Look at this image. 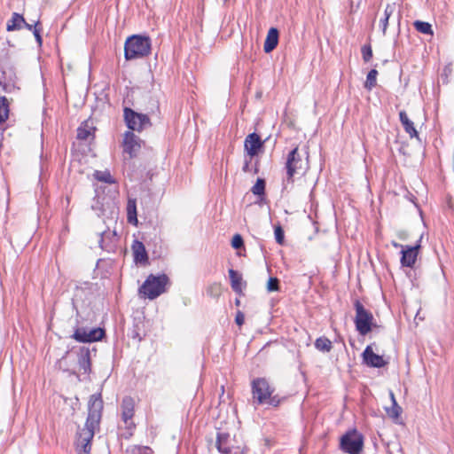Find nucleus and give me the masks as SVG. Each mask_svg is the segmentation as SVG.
Segmentation results:
<instances>
[{"mask_svg":"<svg viewBox=\"0 0 454 454\" xmlns=\"http://www.w3.org/2000/svg\"><path fill=\"white\" fill-rule=\"evenodd\" d=\"M309 168L308 157L303 160L302 155L299 152L298 146H295L289 152L285 165L286 176L283 180L284 188L286 189L288 185H293L294 176L296 175H303Z\"/></svg>","mask_w":454,"mask_h":454,"instance_id":"1","label":"nucleus"},{"mask_svg":"<svg viewBox=\"0 0 454 454\" xmlns=\"http://www.w3.org/2000/svg\"><path fill=\"white\" fill-rule=\"evenodd\" d=\"M151 53V39L146 35H134L129 36L124 44L126 60L140 59Z\"/></svg>","mask_w":454,"mask_h":454,"instance_id":"2","label":"nucleus"},{"mask_svg":"<svg viewBox=\"0 0 454 454\" xmlns=\"http://www.w3.org/2000/svg\"><path fill=\"white\" fill-rule=\"evenodd\" d=\"M168 282V278L166 274L159 276L150 274L140 286L139 292L143 294L145 297L153 300L166 291Z\"/></svg>","mask_w":454,"mask_h":454,"instance_id":"3","label":"nucleus"},{"mask_svg":"<svg viewBox=\"0 0 454 454\" xmlns=\"http://www.w3.org/2000/svg\"><path fill=\"white\" fill-rule=\"evenodd\" d=\"M354 308L356 310L354 319L356 329L361 335H366L372 330V327L376 326L373 315L358 300L355 301Z\"/></svg>","mask_w":454,"mask_h":454,"instance_id":"4","label":"nucleus"},{"mask_svg":"<svg viewBox=\"0 0 454 454\" xmlns=\"http://www.w3.org/2000/svg\"><path fill=\"white\" fill-rule=\"evenodd\" d=\"M364 447V437L356 429L348 431L340 440V448L348 454H359Z\"/></svg>","mask_w":454,"mask_h":454,"instance_id":"5","label":"nucleus"},{"mask_svg":"<svg viewBox=\"0 0 454 454\" xmlns=\"http://www.w3.org/2000/svg\"><path fill=\"white\" fill-rule=\"evenodd\" d=\"M123 116L127 127L131 130L141 131L145 127L151 126L148 115L137 113L129 107L124 108Z\"/></svg>","mask_w":454,"mask_h":454,"instance_id":"6","label":"nucleus"},{"mask_svg":"<svg viewBox=\"0 0 454 454\" xmlns=\"http://www.w3.org/2000/svg\"><path fill=\"white\" fill-rule=\"evenodd\" d=\"M273 392L274 387L270 385L265 378H256L252 381L253 398L258 404L266 403Z\"/></svg>","mask_w":454,"mask_h":454,"instance_id":"7","label":"nucleus"},{"mask_svg":"<svg viewBox=\"0 0 454 454\" xmlns=\"http://www.w3.org/2000/svg\"><path fill=\"white\" fill-rule=\"evenodd\" d=\"M215 448L221 454H245L243 448L231 444V435L228 433L217 432Z\"/></svg>","mask_w":454,"mask_h":454,"instance_id":"8","label":"nucleus"},{"mask_svg":"<svg viewBox=\"0 0 454 454\" xmlns=\"http://www.w3.org/2000/svg\"><path fill=\"white\" fill-rule=\"evenodd\" d=\"M17 76L13 67H6L0 68V87L4 93H12L19 87L16 86Z\"/></svg>","mask_w":454,"mask_h":454,"instance_id":"9","label":"nucleus"},{"mask_svg":"<svg viewBox=\"0 0 454 454\" xmlns=\"http://www.w3.org/2000/svg\"><path fill=\"white\" fill-rule=\"evenodd\" d=\"M142 140L132 131H126L122 141L123 153L132 159L137 155L141 149Z\"/></svg>","mask_w":454,"mask_h":454,"instance_id":"10","label":"nucleus"},{"mask_svg":"<svg viewBox=\"0 0 454 454\" xmlns=\"http://www.w3.org/2000/svg\"><path fill=\"white\" fill-rule=\"evenodd\" d=\"M121 419L124 422L126 428L131 429L135 427V424L132 420L135 414V402L130 396L123 397L121 404Z\"/></svg>","mask_w":454,"mask_h":454,"instance_id":"11","label":"nucleus"},{"mask_svg":"<svg viewBox=\"0 0 454 454\" xmlns=\"http://www.w3.org/2000/svg\"><path fill=\"white\" fill-rule=\"evenodd\" d=\"M264 142L261 139L260 136L253 132L249 134L244 142V147L247 153L252 158L259 153L263 148Z\"/></svg>","mask_w":454,"mask_h":454,"instance_id":"12","label":"nucleus"},{"mask_svg":"<svg viewBox=\"0 0 454 454\" xmlns=\"http://www.w3.org/2000/svg\"><path fill=\"white\" fill-rule=\"evenodd\" d=\"M364 363L370 367L381 368L387 364L382 356L373 352L371 346H367L363 352Z\"/></svg>","mask_w":454,"mask_h":454,"instance_id":"13","label":"nucleus"},{"mask_svg":"<svg viewBox=\"0 0 454 454\" xmlns=\"http://www.w3.org/2000/svg\"><path fill=\"white\" fill-rule=\"evenodd\" d=\"M419 248L420 245L419 243L413 247L405 246V248L401 251V264L405 267H413L416 262Z\"/></svg>","mask_w":454,"mask_h":454,"instance_id":"14","label":"nucleus"},{"mask_svg":"<svg viewBox=\"0 0 454 454\" xmlns=\"http://www.w3.org/2000/svg\"><path fill=\"white\" fill-rule=\"evenodd\" d=\"M77 363L80 370L84 374H89L91 372V360L90 350L89 348L82 347L77 352Z\"/></svg>","mask_w":454,"mask_h":454,"instance_id":"15","label":"nucleus"},{"mask_svg":"<svg viewBox=\"0 0 454 454\" xmlns=\"http://www.w3.org/2000/svg\"><path fill=\"white\" fill-rule=\"evenodd\" d=\"M134 262L136 263L145 264L148 262V254L143 242L135 239L131 246Z\"/></svg>","mask_w":454,"mask_h":454,"instance_id":"16","label":"nucleus"},{"mask_svg":"<svg viewBox=\"0 0 454 454\" xmlns=\"http://www.w3.org/2000/svg\"><path fill=\"white\" fill-rule=\"evenodd\" d=\"M279 39V31L277 27H270L268 31L266 39L263 44V51L265 53L271 52L278 46Z\"/></svg>","mask_w":454,"mask_h":454,"instance_id":"17","label":"nucleus"},{"mask_svg":"<svg viewBox=\"0 0 454 454\" xmlns=\"http://www.w3.org/2000/svg\"><path fill=\"white\" fill-rule=\"evenodd\" d=\"M399 120L405 130V132L410 136L411 138L417 137L419 138V133L414 127V123L411 121L405 111L399 112Z\"/></svg>","mask_w":454,"mask_h":454,"instance_id":"18","label":"nucleus"},{"mask_svg":"<svg viewBox=\"0 0 454 454\" xmlns=\"http://www.w3.org/2000/svg\"><path fill=\"white\" fill-rule=\"evenodd\" d=\"M229 277L232 290L239 295H243V279L241 274L233 269L229 270Z\"/></svg>","mask_w":454,"mask_h":454,"instance_id":"19","label":"nucleus"},{"mask_svg":"<svg viewBox=\"0 0 454 454\" xmlns=\"http://www.w3.org/2000/svg\"><path fill=\"white\" fill-rule=\"evenodd\" d=\"M24 24H26L24 17L18 12H13L12 18L7 22L6 29L7 31L20 30L23 28Z\"/></svg>","mask_w":454,"mask_h":454,"instance_id":"20","label":"nucleus"},{"mask_svg":"<svg viewBox=\"0 0 454 454\" xmlns=\"http://www.w3.org/2000/svg\"><path fill=\"white\" fill-rule=\"evenodd\" d=\"M116 238L115 231H104L100 233V239L98 240L99 247L106 251H110L112 249L111 242L112 239Z\"/></svg>","mask_w":454,"mask_h":454,"instance_id":"21","label":"nucleus"},{"mask_svg":"<svg viewBox=\"0 0 454 454\" xmlns=\"http://www.w3.org/2000/svg\"><path fill=\"white\" fill-rule=\"evenodd\" d=\"M395 11V4H387L384 11V17L380 20L382 34L385 35L388 26V20Z\"/></svg>","mask_w":454,"mask_h":454,"instance_id":"22","label":"nucleus"},{"mask_svg":"<svg viewBox=\"0 0 454 454\" xmlns=\"http://www.w3.org/2000/svg\"><path fill=\"white\" fill-rule=\"evenodd\" d=\"M127 220L133 225H137V201L135 199H129L127 203Z\"/></svg>","mask_w":454,"mask_h":454,"instance_id":"23","label":"nucleus"},{"mask_svg":"<svg viewBox=\"0 0 454 454\" xmlns=\"http://www.w3.org/2000/svg\"><path fill=\"white\" fill-rule=\"evenodd\" d=\"M314 345L317 350L324 352V353H328L333 348L332 341L325 336L317 338L315 340Z\"/></svg>","mask_w":454,"mask_h":454,"instance_id":"24","label":"nucleus"},{"mask_svg":"<svg viewBox=\"0 0 454 454\" xmlns=\"http://www.w3.org/2000/svg\"><path fill=\"white\" fill-rule=\"evenodd\" d=\"M390 397L392 401V406L390 408H387L386 411L390 418L397 419L402 412V408L396 403L395 395L392 391L390 392Z\"/></svg>","mask_w":454,"mask_h":454,"instance_id":"25","label":"nucleus"},{"mask_svg":"<svg viewBox=\"0 0 454 454\" xmlns=\"http://www.w3.org/2000/svg\"><path fill=\"white\" fill-rule=\"evenodd\" d=\"M413 27L415 29L424 35H433V28L432 25L429 22L422 21V20H415L413 22Z\"/></svg>","mask_w":454,"mask_h":454,"instance_id":"26","label":"nucleus"},{"mask_svg":"<svg viewBox=\"0 0 454 454\" xmlns=\"http://www.w3.org/2000/svg\"><path fill=\"white\" fill-rule=\"evenodd\" d=\"M9 111L7 98L4 96L0 97V124L4 123L8 119Z\"/></svg>","mask_w":454,"mask_h":454,"instance_id":"27","label":"nucleus"},{"mask_svg":"<svg viewBox=\"0 0 454 454\" xmlns=\"http://www.w3.org/2000/svg\"><path fill=\"white\" fill-rule=\"evenodd\" d=\"M105 334V330L100 327L90 329L88 330V342L101 340Z\"/></svg>","mask_w":454,"mask_h":454,"instance_id":"28","label":"nucleus"},{"mask_svg":"<svg viewBox=\"0 0 454 454\" xmlns=\"http://www.w3.org/2000/svg\"><path fill=\"white\" fill-rule=\"evenodd\" d=\"M94 176L97 180L106 184H112L115 183V179L112 176L111 173L108 170H96L94 173Z\"/></svg>","mask_w":454,"mask_h":454,"instance_id":"29","label":"nucleus"},{"mask_svg":"<svg viewBox=\"0 0 454 454\" xmlns=\"http://www.w3.org/2000/svg\"><path fill=\"white\" fill-rule=\"evenodd\" d=\"M378 71L373 68L367 74L366 81L364 82V88L371 90L377 84Z\"/></svg>","mask_w":454,"mask_h":454,"instance_id":"30","label":"nucleus"},{"mask_svg":"<svg viewBox=\"0 0 454 454\" xmlns=\"http://www.w3.org/2000/svg\"><path fill=\"white\" fill-rule=\"evenodd\" d=\"M93 128H90L86 123H83L77 129V139L87 140L91 135Z\"/></svg>","mask_w":454,"mask_h":454,"instance_id":"31","label":"nucleus"},{"mask_svg":"<svg viewBox=\"0 0 454 454\" xmlns=\"http://www.w3.org/2000/svg\"><path fill=\"white\" fill-rule=\"evenodd\" d=\"M266 182L262 178H258L251 188V192L257 196H263L265 194Z\"/></svg>","mask_w":454,"mask_h":454,"instance_id":"32","label":"nucleus"},{"mask_svg":"<svg viewBox=\"0 0 454 454\" xmlns=\"http://www.w3.org/2000/svg\"><path fill=\"white\" fill-rule=\"evenodd\" d=\"M72 338L79 342H88V329L84 327L76 328L74 334L72 335Z\"/></svg>","mask_w":454,"mask_h":454,"instance_id":"33","label":"nucleus"},{"mask_svg":"<svg viewBox=\"0 0 454 454\" xmlns=\"http://www.w3.org/2000/svg\"><path fill=\"white\" fill-rule=\"evenodd\" d=\"M41 31H42L41 22L39 20H37L34 24L33 34H34L35 38V40H36V42H37V43L39 45H42V43H43V38H42V35H41Z\"/></svg>","mask_w":454,"mask_h":454,"instance_id":"34","label":"nucleus"},{"mask_svg":"<svg viewBox=\"0 0 454 454\" xmlns=\"http://www.w3.org/2000/svg\"><path fill=\"white\" fill-rule=\"evenodd\" d=\"M362 57L364 62H369L372 58V50L370 44H365L361 49Z\"/></svg>","mask_w":454,"mask_h":454,"instance_id":"35","label":"nucleus"},{"mask_svg":"<svg viewBox=\"0 0 454 454\" xmlns=\"http://www.w3.org/2000/svg\"><path fill=\"white\" fill-rule=\"evenodd\" d=\"M274 235L276 242L279 245H283L285 240V232L281 226H276L274 230Z\"/></svg>","mask_w":454,"mask_h":454,"instance_id":"36","label":"nucleus"},{"mask_svg":"<svg viewBox=\"0 0 454 454\" xmlns=\"http://www.w3.org/2000/svg\"><path fill=\"white\" fill-rule=\"evenodd\" d=\"M267 290L269 292H275L279 290V280L277 278H270L267 284Z\"/></svg>","mask_w":454,"mask_h":454,"instance_id":"37","label":"nucleus"},{"mask_svg":"<svg viewBox=\"0 0 454 454\" xmlns=\"http://www.w3.org/2000/svg\"><path fill=\"white\" fill-rule=\"evenodd\" d=\"M451 73H452L451 64H449L448 66H446L444 67L442 73L441 74V79H442L443 83L450 82L449 76L451 75Z\"/></svg>","mask_w":454,"mask_h":454,"instance_id":"38","label":"nucleus"},{"mask_svg":"<svg viewBox=\"0 0 454 454\" xmlns=\"http://www.w3.org/2000/svg\"><path fill=\"white\" fill-rule=\"evenodd\" d=\"M231 246L235 249H239L244 246L243 238L239 234H235L231 240Z\"/></svg>","mask_w":454,"mask_h":454,"instance_id":"39","label":"nucleus"},{"mask_svg":"<svg viewBox=\"0 0 454 454\" xmlns=\"http://www.w3.org/2000/svg\"><path fill=\"white\" fill-rule=\"evenodd\" d=\"M245 322V316L244 314L239 310L237 313H236V317H235V323L241 326Z\"/></svg>","mask_w":454,"mask_h":454,"instance_id":"40","label":"nucleus"},{"mask_svg":"<svg viewBox=\"0 0 454 454\" xmlns=\"http://www.w3.org/2000/svg\"><path fill=\"white\" fill-rule=\"evenodd\" d=\"M137 325H136L132 331L131 337L132 339L137 340L138 341H141L144 338V335L140 334V333L137 331Z\"/></svg>","mask_w":454,"mask_h":454,"instance_id":"41","label":"nucleus"},{"mask_svg":"<svg viewBox=\"0 0 454 454\" xmlns=\"http://www.w3.org/2000/svg\"><path fill=\"white\" fill-rule=\"evenodd\" d=\"M266 403L277 407L280 403V400L277 396H272L271 395L270 397L267 400Z\"/></svg>","mask_w":454,"mask_h":454,"instance_id":"42","label":"nucleus"},{"mask_svg":"<svg viewBox=\"0 0 454 454\" xmlns=\"http://www.w3.org/2000/svg\"><path fill=\"white\" fill-rule=\"evenodd\" d=\"M249 166H250V160H246L243 167H242V170L244 172H248L249 171Z\"/></svg>","mask_w":454,"mask_h":454,"instance_id":"43","label":"nucleus"},{"mask_svg":"<svg viewBox=\"0 0 454 454\" xmlns=\"http://www.w3.org/2000/svg\"><path fill=\"white\" fill-rule=\"evenodd\" d=\"M391 245L395 247V248H398V247H401L402 249H404L405 248V246H403L399 243H397L396 241L393 240L391 241Z\"/></svg>","mask_w":454,"mask_h":454,"instance_id":"44","label":"nucleus"},{"mask_svg":"<svg viewBox=\"0 0 454 454\" xmlns=\"http://www.w3.org/2000/svg\"><path fill=\"white\" fill-rule=\"evenodd\" d=\"M23 27H26L29 31H33L34 30V25L29 24L27 21H26V24L23 25Z\"/></svg>","mask_w":454,"mask_h":454,"instance_id":"45","label":"nucleus"},{"mask_svg":"<svg viewBox=\"0 0 454 454\" xmlns=\"http://www.w3.org/2000/svg\"><path fill=\"white\" fill-rule=\"evenodd\" d=\"M447 204L450 208H452V199L450 196L447 198Z\"/></svg>","mask_w":454,"mask_h":454,"instance_id":"46","label":"nucleus"},{"mask_svg":"<svg viewBox=\"0 0 454 454\" xmlns=\"http://www.w3.org/2000/svg\"><path fill=\"white\" fill-rule=\"evenodd\" d=\"M235 305H236V306H239V305H240V300H239V299H238V298H237V299L235 300Z\"/></svg>","mask_w":454,"mask_h":454,"instance_id":"47","label":"nucleus"}]
</instances>
